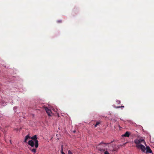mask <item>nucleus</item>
<instances>
[{
	"mask_svg": "<svg viewBox=\"0 0 154 154\" xmlns=\"http://www.w3.org/2000/svg\"><path fill=\"white\" fill-rule=\"evenodd\" d=\"M31 139L32 140H30L28 142V144L32 147H34L35 146V148H37L38 146V141L37 140V136L34 135L32 137Z\"/></svg>",
	"mask_w": 154,
	"mask_h": 154,
	"instance_id": "f257e3e1",
	"label": "nucleus"
},
{
	"mask_svg": "<svg viewBox=\"0 0 154 154\" xmlns=\"http://www.w3.org/2000/svg\"><path fill=\"white\" fill-rule=\"evenodd\" d=\"M134 143L136 144V145H140V143H145L144 140L143 138H140L139 139H137L134 141Z\"/></svg>",
	"mask_w": 154,
	"mask_h": 154,
	"instance_id": "f03ea898",
	"label": "nucleus"
},
{
	"mask_svg": "<svg viewBox=\"0 0 154 154\" xmlns=\"http://www.w3.org/2000/svg\"><path fill=\"white\" fill-rule=\"evenodd\" d=\"M136 147L138 148H140V149L142 151V152H145L146 150V148L143 145H136Z\"/></svg>",
	"mask_w": 154,
	"mask_h": 154,
	"instance_id": "7ed1b4c3",
	"label": "nucleus"
},
{
	"mask_svg": "<svg viewBox=\"0 0 154 154\" xmlns=\"http://www.w3.org/2000/svg\"><path fill=\"white\" fill-rule=\"evenodd\" d=\"M45 110L47 113L48 116H51V114L52 113L50 109H49L47 107H46L45 108Z\"/></svg>",
	"mask_w": 154,
	"mask_h": 154,
	"instance_id": "20e7f679",
	"label": "nucleus"
},
{
	"mask_svg": "<svg viewBox=\"0 0 154 154\" xmlns=\"http://www.w3.org/2000/svg\"><path fill=\"white\" fill-rule=\"evenodd\" d=\"M130 135V133L128 131H127L125 132V133L124 134H123L122 135V136L128 137H129Z\"/></svg>",
	"mask_w": 154,
	"mask_h": 154,
	"instance_id": "39448f33",
	"label": "nucleus"
},
{
	"mask_svg": "<svg viewBox=\"0 0 154 154\" xmlns=\"http://www.w3.org/2000/svg\"><path fill=\"white\" fill-rule=\"evenodd\" d=\"M147 152L150 153L152 152V151L149 146L146 147V153Z\"/></svg>",
	"mask_w": 154,
	"mask_h": 154,
	"instance_id": "423d86ee",
	"label": "nucleus"
},
{
	"mask_svg": "<svg viewBox=\"0 0 154 154\" xmlns=\"http://www.w3.org/2000/svg\"><path fill=\"white\" fill-rule=\"evenodd\" d=\"M30 136H29V134H28L27 135L26 137H25V140H24V142L25 143H26L27 142V140L29 138H30Z\"/></svg>",
	"mask_w": 154,
	"mask_h": 154,
	"instance_id": "0eeeda50",
	"label": "nucleus"
},
{
	"mask_svg": "<svg viewBox=\"0 0 154 154\" xmlns=\"http://www.w3.org/2000/svg\"><path fill=\"white\" fill-rule=\"evenodd\" d=\"M36 149L35 148H30L29 149L32 152L35 153L36 152Z\"/></svg>",
	"mask_w": 154,
	"mask_h": 154,
	"instance_id": "6e6552de",
	"label": "nucleus"
},
{
	"mask_svg": "<svg viewBox=\"0 0 154 154\" xmlns=\"http://www.w3.org/2000/svg\"><path fill=\"white\" fill-rule=\"evenodd\" d=\"M1 104L3 106H5L6 105V103L5 102V101L3 100H1Z\"/></svg>",
	"mask_w": 154,
	"mask_h": 154,
	"instance_id": "1a4fd4ad",
	"label": "nucleus"
},
{
	"mask_svg": "<svg viewBox=\"0 0 154 154\" xmlns=\"http://www.w3.org/2000/svg\"><path fill=\"white\" fill-rule=\"evenodd\" d=\"M110 143H104L103 142H101L99 144V145H100V144H106V145H108Z\"/></svg>",
	"mask_w": 154,
	"mask_h": 154,
	"instance_id": "9d476101",
	"label": "nucleus"
},
{
	"mask_svg": "<svg viewBox=\"0 0 154 154\" xmlns=\"http://www.w3.org/2000/svg\"><path fill=\"white\" fill-rule=\"evenodd\" d=\"M100 124V122H97L96 123V124L95 125V127H97V125H98Z\"/></svg>",
	"mask_w": 154,
	"mask_h": 154,
	"instance_id": "9b49d317",
	"label": "nucleus"
},
{
	"mask_svg": "<svg viewBox=\"0 0 154 154\" xmlns=\"http://www.w3.org/2000/svg\"><path fill=\"white\" fill-rule=\"evenodd\" d=\"M121 107H124V106H118L116 107V108H119Z\"/></svg>",
	"mask_w": 154,
	"mask_h": 154,
	"instance_id": "f8f14e48",
	"label": "nucleus"
},
{
	"mask_svg": "<svg viewBox=\"0 0 154 154\" xmlns=\"http://www.w3.org/2000/svg\"><path fill=\"white\" fill-rule=\"evenodd\" d=\"M68 154H73L71 151L70 150L68 151Z\"/></svg>",
	"mask_w": 154,
	"mask_h": 154,
	"instance_id": "ddd939ff",
	"label": "nucleus"
},
{
	"mask_svg": "<svg viewBox=\"0 0 154 154\" xmlns=\"http://www.w3.org/2000/svg\"><path fill=\"white\" fill-rule=\"evenodd\" d=\"M104 154H109V153L108 152V151H106L104 152Z\"/></svg>",
	"mask_w": 154,
	"mask_h": 154,
	"instance_id": "4468645a",
	"label": "nucleus"
},
{
	"mask_svg": "<svg viewBox=\"0 0 154 154\" xmlns=\"http://www.w3.org/2000/svg\"><path fill=\"white\" fill-rule=\"evenodd\" d=\"M99 150L100 151H105V149H99Z\"/></svg>",
	"mask_w": 154,
	"mask_h": 154,
	"instance_id": "2eb2a0df",
	"label": "nucleus"
},
{
	"mask_svg": "<svg viewBox=\"0 0 154 154\" xmlns=\"http://www.w3.org/2000/svg\"><path fill=\"white\" fill-rule=\"evenodd\" d=\"M57 23H61L62 20H58L57 21Z\"/></svg>",
	"mask_w": 154,
	"mask_h": 154,
	"instance_id": "dca6fc26",
	"label": "nucleus"
},
{
	"mask_svg": "<svg viewBox=\"0 0 154 154\" xmlns=\"http://www.w3.org/2000/svg\"><path fill=\"white\" fill-rule=\"evenodd\" d=\"M116 102L118 103V104H119L121 103L120 101L119 100H117Z\"/></svg>",
	"mask_w": 154,
	"mask_h": 154,
	"instance_id": "f3484780",
	"label": "nucleus"
},
{
	"mask_svg": "<svg viewBox=\"0 0 154 154\" xmlns=\"http://www.w3.org/2000/svg\"><path fill=\"white\" fill-rule=\"evenodd\" d=\"M61 151L62 154H65V153L63 151V149H62Z\"/></svg>",
	"mask_w": 154,
	"mask_h": 154,
	"instance_id": "a211bd4d",
	"label": "nucleus"
}]
</instances>
